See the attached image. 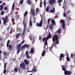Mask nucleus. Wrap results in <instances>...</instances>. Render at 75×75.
<instances>
[{
	"label": "nucleus",
	"instance_id": "f03ea898",
	"mask_svg": "<svg viewBox=\"0 0 75 75\" xmlns=\"http://www.w3.org/2000/svg\"><path fill=\"white\" fill-rule=\"evenodd\" d=\"M62 69L64 71V74L65 75H67H67H70L71 74V72L66 70L65 68L64 67H62Z\"/></svg>",
	"mask_w": 75,
	"mask_h": 75
},
{
	"label": "nucleus",
	"instance_id": "3c124183",
	"mask_svg": "<svg viewBox=\"0 0 75 75\" xmlns=\"http://www.w3.org/2000/svg\"><path fill=\"white\" fill-rule=\"evenodd\" d=\"M52 47H54V43H53L52 44Z\"/></svg>",
	"mask_w": 75,
	"mask_h": 75
},
{
	"label": "nucleus",
	"instance_id": "a878e982",
	"mask_svg": "<svg viewBox=\"0 0 75 75\" xmlns=\"http://www.w3.org/2000/svg\"><path fill=\"white\" fill-rule=\"evenodd\" d=\"M14 3H13V4L12 6V10H13V9H14Z\"/></svg>",
	"mask_w": 75,
	"mask_h": 75
},
{
	"label": "nucleus",
	"instance_id": "423d86ee",
	"mask_svg": "<svg viewBox=\"0 0 75 75\" xmlns=\"http://www.w3.org/2000/svg\"><path fill=\"white\" fill-rule=\"evenodd\" d=\"M42 20L41 19V21H40L39 24L38 23H37V25H36V26H38L39 27H41L42 26Z\"/></svg>",
	"mask_w": 75,
	"mask_h": 75
},
{
	"label": "nucleus",
	"instance_id": "aec40b11",
	"mask_svg": "<svg viewBox=\"0 0 75 75\" xmlns=\"http://www.w3.org/2000/svg\"><path fill=\"white\" fill-rule=\"evenodd\" d=\"M20 36H21V34H20L19 33H18L17 34V35H16V38L17 39H18V38H19V37Z\"/></svg>",
	"mask_w": 75,
	"mask_h": 75
},
{
	"label": "nucleus",
	"instance_id": "1a4fd4ad",
	"mask_svg": "<svg viewBox=\"0 0 75 75\" xmlns=\"http://www.w3.org/2000/svg\"><path fill=\"white\" fill-rule=\"evenodd\" d=\"M55 2V0H50V4H51V5H53Z\"/></svg>",
	"mask_w": 75,
	"mask_h": 75
},
{
	"label": "nucleus",
	"instance_id": "864d4df0",
	"mask_svg": "<svg viewBox=\"0 0 75 75\" xmlns=\"http://www.w3.org/2000/svg\"><path fill=\"white\" fill-rule=\"evenodd\" d=\"M9 28H10V27H8V28H7V30L8 31V30H9Z\"/></svg>",
	"mask_w": 75,
	"mask_h": 75
},
{
	"label": "nucleus",
	"instance_id": "e2e57ef3",
	"mask_svg": "<svg viewBox=\"0 0 75 75\" xmlns=\"http://www.w3.org/2000/svg\"><path fill=\"white\" fill-rule=\"evenodd\" d=\"M41 39V38H40V37H39V40H40Z\"/></svg>",
	"mask_w": 75,
	"mask_h": 75
},
{
	"label": "nucleus",
	"instance_id": "0e129e2a",
	"mask_svg": "<svg viewBox=\"0 0 75 75\" xmlns=\"http://www.w3.org/2000/svg\"><path fill=\"white\" fill-rule=\"evenodd\" d=\"M1 21L0 19V23H1Z\"/></svg>",
	"mask_w": 75,
	"mask_h": 75
},
{
	"label": "nucleus",
	"instance_id": "393cba45",
	"mask_svg": "<svg viewBox=\"0 0 75 75\" xmlns=\"http://www.w3.org/2000/svg\"><path fill=\"white\" fill-rule=\"evenodd\" d=\"M30 26H32V25H33V22H32V21H31L30 20Z\"/></svg>",
	"mask_w": 75,
	"mask_h": 75
},
{
	"label": "nucleus",
	"instance_id": "2eb2a0df",
	"mask_svg": "<svg viewBox=\"0 0 75 75\" xmlns=\"http://www.w3.org/2000/svg\"><path fill=\"white\" fill-rule=\"evenodd\" d=\"M25 55H26V57L27 58H28V59H30V57L28 56V51H27Z\"/></svg>",
	"mask_w": 75,
	"mask_h": 75
},
{
	"label": "nucleus",
	"instance_id": "a211bd4d",
	"mask_svg": "<svg viewBox=\"0 0 75 75\" xmlns=\"http://www.w3.org/2000/svg\"><path fill=\"white\" fill-rule=\"evenodd\" d=\"M21 44H19L16 45V47L18 49H20V47H21Z\"/></svg>",
	"mask_w": 75,
	"mask_h": 75
},
{
	"label": "nucleus",
	"instance_id": "7ed1b4c3",
	"mask_svg": "<svg viewBox=\"0 0 75 75\" xmlns=\"http://www.w3.org/2000/svg\"><path fill=\"white\" fill-rule=\"evenodd\" d=\"M8 17L6 16L4 20V25H5V26H7V24L6 23H8Z\"/></svg>",
	"mask_w": 75,
	"mask_h": 75
},
{
	"label": "nucleus",
	"instance_id": "ddd939ff",
	"mask_svg": "<svg viewBox=\"0 0 75 75\" xmlns=\"http://www.w3.org/2000/svg\"><path fill=\"white\" fill-rule=\"evenodd\" d=\"M51 23H52V24H53L54 25H56V23H55V21L54 20H53V19H51Z\"/></svg>",
	"mask_w": 75,
	"mask_h": 75
},
{
	"label": "nucleus",
	"instance_id": "6e6552de",
	"mask_svg": "<svg viewBox=\"0 0 75 75\" xmlns=\"http://www.w3.org/2000/svg\"><path fill=\"white\" fill-rule=\"evenodd\" d=\"M29 37L30 39V40H31L32 41H34V40H35V39H34L35 37L34 36L33 37L30 36Z\"/></svg>",
	"mask_w": 75,
	"mask_h": 75
},
{
	"label": "nucleus",
	"instance_id": "c85d7f7f",
	"mask_svg": "<svg viewBox=\"0 0 75 75\" xmlns=\"http://www.w3.org/2000/svg\"><path fill=\"white\" fill-rule=\"evenodd\" d=\"M23 0H21L20 2H19V4H23Z\"/></svg>",
	"mask_w": 75,
	"mask_h": 75
},
{
	"label": "nucleus",
	"instance_id": "f704fd0d",
	"mask_svg": "<svg viewBox=\"0 0 75 75\" xmlns=\"http://www.w3.org/2000/svg\"><path fill=\"white\" fill-rule=\"evenodd\" d=\"M46 4V1H44V4L45 7V4Z\"/></svg>",
	"mask_w": 75,
	"mask_h": 75
},
{
	"label": "nucleus",
	"instance_id": "5701e85b",
	"mask_svg": "<svg viewBox=\"0 0 75 75\" xmlns=\"http://www.w3.org/2000/svg\"><path fill=\"white\" fill-rule=\"evenodd\" d=\"M52 27H53V25L52 24H51L50 26V30L52 29Z\"/></svg>",
	"mask_w": 75,
	"mask_h": 75
},
{
	"label": "nucleus",
	"instance_id": "39448f33",
	"mask_svg": "<svg viewBox=\"0 0 75 75\" xmlns=\"http://www.w3.org/2000/svg\"><path fill=\"white\" fill-rule=\"evenodd\" d=\"M61 23H62V27L63 29L65 28V21L64 20H62L61 21Z\"/></svg>",
	"mask_w": 75,
	"mask_h": 75
},
{
	"label": "nucleus",
	"instance_id": "4d7b16f0",
	"mask_svg": "<svg viewBox=\"0 0 75 75\" xmlns=\"http://www.w3.org/2000/svg\"><path fill=\"white\" fill-rule=\"evenodd\" d=\"M8 42H7V47H8Z\"/></svg>",
	"mask_w": 75,
	"mask_h": 75
},
{
	"label": "nucleus",
	"instance_id": "9b49d317",
	"mask_svg": "<svg viewBox=\"0 0 75 75\" xmlns=\"http://www.w3.org/2000/svg\"><path fill=\"white\" fill-rule=\"evenodd\" d=\"M34 52V48L33 47L31 49L30 53L31 54H33V52Z\"/></svg>",
	"mask_w": 75,
	"mask_h": 75
},
{
	"label": "nucleus",
	"instance_id": "de8ad7c7",
	"mask_svg": "<svg viewBox=\"0 0 75 75\" xmlns=\"http://www.w3.org/2000/svg\"><path fill=\"white\" fill-rule=\"evenodd\" d=\"M71 5L72 6H73L74 5V4H73V3H71Z\"/></svg>",
	"mask_w": 75,
	"mask_h": 75
},
{
	"label": "nucleus",
	"instance_id": "c756f323",
	"mask_svg": "<svg viewBox=\"0 0 75 75\" xmlns=\"http://www.w3.org/2000/svg\"><path fill=\"white\" fill-rule=\"evenodd\" d=\"M50 18H49L48 20V25H49L50 23Z\"/></svg>",
	"mask_w": 75,
	"mask_h": 75
},
{
	"label": "nucleus",
	"instance_id": "69168bd1",
	"mask_svg": "<svg viewBox=\"0 0 75 75\" xmlns=\"http://www.w3.org/2000/svg\"><path fill=\"white\" fill-rule=\"evenodd\" d=\"M36 19V18H34V20H35Z\"/></svg>",
	"mask_w": 75,
	"mask_h": 75
},
{
	"label": "nucleus",
	"instance_id": "412c9836",
	"mask_svg": "<svg viewBox=\"0 0 75 75\" xmlns=\"http://www.w3.org/2000/svg\"><path fill=\"white\" fill-rule=\"evenodd\" d=\"M14 70L16 72H18V67L15 68Z\"/></svg>",
	"mask_w": 75,
	"mask_h": 75
},
{
	"label": "nucleus",
	"instance_id": "cd10ccee",
	"mask_svg": "<svg viewBox=\"0 0 75 75\" xmlns=\"http://www.w3.org/2000/svg\"><path fill=\"white\" fill-rule=\"evenodd\" d=\"M57 3H62V0H58L57 1Z\"/></svg>",
	"mask_w": 75,
	"mask_h": 75
},
{
	"label": "nucleus",
	"instance_id": "9d476101",
	"mask_svg": "<svg viewBox=\"0 0 75 75\" xmlns=\"http://www.w3.org/2000/svg\"><path fill=\"white\" fill-rule=\"evenodd\" d=\"M24 64H26V65H28L29 64V62H28V61H27V60L25 59L24 60Z\"/></svg>",
	"mask_w": 75,
	"mask_h": 75
},
{
	"label": "nucleus",
	"instance_id": "6ab92c4d",
	"mask_svg": "<svg viewBox=\"0 0 75 75\" xmlns=\"http://www.w3.org/2000/svg\"><path fill=\"white\" fill-rule=\"evenodd\" d=\"M37 67L35 66L34 67V68L33 69V71H34V72H36L37 71Z\"/></svg>",
	"mask_w": 75,
	"mask_h": 75
},
{
	"label": "nucleus",
	"instance_id": "4c0bfd02",
	"mask_svg": "<svg viewBox=\"0 0 75 75\" xmlns=\"http://www.w3.org/2000/svg\"><path fill=\"white\" fill-rule=\"evenodd\" d=\"M63 54H60V58H62V57H63Z\"/></svg>",
	"mask_w": 75,
	"mask_h": 75
},
{
	"label": "nucleus",
	"instance_id": "ea45409f",
	"mask_svg": "<svg viewBox=\"0 0 75 75\" xmlns=\"http://www.w3.org/2000/svg\"><path fill=\"white\" fill-rule=\"evenodd\" d=\"M4 13V11H2L1 12V15H3V14Z\"/></svg>",
	"mask_w": 75,
	"mask_h": 75
},
{
	"label": "nucleus",
	"instance_id": "b1692460",
	"mask_svg": "<svg viewBox=\"0 0 75 75\" xmlns=\"http://www.w3.org/2000/svg\"><path fill=\"white\" fill-rule=\"evenodd\" d=\"M4 54L5 56H6L8 55V53L6 52H4Z\"/></svg>",
	"mask_w": 75,
	"mask_h": 75
},
{
	"label": "nucleus",
	"instance_id": "6e6d98bb",
	"mask_svg": "<svg viewBox=\"0 0 75 75\" xmlns=\"http://www.w3.org/2000/svg\"><path fill=\"white\" fill-rule=\"evenodd\" d=\"M1 58V54H0V59Z\"/></svg>",
	"mask_w": 75,
	"mask_h": 75
},
{
	"label": "nucleus",
	"instance_id": "37998d69",
	"mask_svg": "<svg viewBox=\"0 0 75 75\" xmlns=\"http://www.w3.org/2000/svg\"><path fill=\"white\" fill-rule=\"evenodd\" d=\"M74 54H73V53H71V58H72V57H73V55Z\"/></svg>",
	"mask_w": 75,
	"mask_h": 75
},
{
	"label": "nucleus",
	"instance_id": "338daca9",
	"mask_svg": "<svg viewBox=\"0 0 75 75\" xmlns=\"http://www.w3.org/2000/svg\"><path fill=\"white\" fill-rule=\"evenodd\" d=\"M59 60H60V61H61V60H62V59H60Z\"/></svg>",
	"mask_w": 75,
	"mask_h": 75
},
{
	"label": "nucleus",
	"instance_id": "5fc2aeb1",
	"mask_svg": "<svg viewBox=\"0 0 75 75\" xmlns=\"http://www.w3.org/2000/svg\"><path fill=\"white\" fill-rule=\"evenodd\" d=\"M59 44V42H58V41L57 43V44Z\"/></svg>",
	"mask_w": 75,
	"mask_h": 75
},
{
	"label": "nucleus",
	"instance_id": "20e7f679",
	"mask_svg": "<svg viewBox=\"0 0 75 75\" xmlns=\"http://www.w3.org/2000/svg\"><path fill=\"white\" fill-rule=\"evenodd\" d=\"M20 67L21 68H23V69H25L26 68V65L24 62H23L22 63H21L20 64Z\"/></svg>",
	"mask_w": 75,
	"mask_h": 75
},
{
	"label": "nucleus",
	"instance_id": "58836bf2",
	"mask_svg": "<svg viewBox=\"0 0 75 75\" xmlns=\"http://www.w3.org/2000/svg\"><path fill=\"white\" fill-rule=\"evenodd\" d=\"M36 13H38V12H39V9L38 8L36 9Z\"/></svg>",
	"mask_w": 75,
	"mask_h": 75
},
{
	"label": "nucleus",
	"instance_id": "c9c22d12",
	"mask_svg": "<svg viewBox=\"0 0 75 75\" xmlns=\"http://www.w3.org/2000/svg\"><path fill=\"white\" fill-rule=\"evenodd\" d=\"M24 41L23 40L20 44H21V45H23V43H24Z\"/></svg>",
	"mask_w": 75,
	"mask_h": 75
},
{
	"label": "nucleus",
	"instance_id": "49530a36",
	"mask_svg": "<svg viewBox=\"0 0 75 75\" xmlns=\"http://www.w3.org/2000/svg\"><path fill=\"white\" fill-rule=\"evenodd\" d=\"M52 40H53V42H54V41H55V38H54V37H53Z\"/></svg>",
	"mask_w": 75,
	"mask_h": 75
},
{
	"label": "nucleus",
	"instance_id": "4468645a",
	"mask_svg": "<svg viewBox=\"0 0 75 75\" xmlns=\"http://www.w3.org/2000/svg\"><path fill=\"white\" fill-rule=\"evenodd\" d=\"M31 12L32 13L33 15H35V12H34V10L33 9H31Z\"/></svg>",
	"mask_w": 75,
	"mask_h": 75
},
{
	"label": "nucleus",
	"instance_id": "774afa93",
	"mask_svg": "<svg viewBox=\"0 0 75 75\" xmlns=\"http://www.w3.org/2000/svg\"><path fill=\"white\" fill-rule=\"evenodd\" d=\"M28 72H31V71H28Z\"/></svg>",
	"mask_w": 75,
	"mask_h": 75
},
{
	"label": "nucleus",
	"instance_id": "13d9d810",
	"mask_svg": "<svg viewBox=\"0 0 75 75\" xmlns=\"http://www.w3.org/2000/svg\"><path fill=\"white\" fill-rule=\"evenodd\" d=\"M40 7H42V5L40 4Z\"/></svg>",
	"mask_w": 75,
	"mask_h": 75
},
{
	"label": "nucleus",
	"instance_id": "f257e3e1",
	"mask_svg": "<svg viewBox=\"0 0 75 75\" xmlns=\"http://www.w3.org/2000/svg\"><path fill=\"white\" fill-rule=\"evenodd\" d=\"M51 38V34L49 32V34L48 36H47V38H44L43 39L42 41L43 42H45L44 45H47V40H48V39H50V38Z\"/></svg>",
	"mask_w": 75,
	"mask_h": 75
},
{
	"label": "nucleus",
	"instance_id": "bf43d9fd",
	"mask_svg": "<svg viewBox=\"0 0 75 75\" xmlns=\"http://www.w3.org/2000/svg\"><path fill=\"white\" fill-rule=\"evenodd\" d=\"M70 12V11L69 10V11H68V13H69Z\"/></svg>",
	"mask_w": 75,
	"mask_h": 75
},
{
	"label": "nucleus",
	"instance_id": "2f4dec72",
	"mask_svg": "<svg viewBox=\"0 0 75 75\" xmlns=\"http://www.w3.org/2000/svg\"><path fill=\"white\" fill-rule=\"evenodd\" d=\"M20 49H18V50L17 51V54H18V53L20 52Z\"/></svg>",
	"mask_w": 75,
	"mask_h": 75
},
{
	"label": "nucleus",
	"instance_id": "052dcab7",
	"mask_svg": "<svg viewBox=\"0 0 75 75\" xmlns=\"http://www.w3.org/2000/svg\"><path fill=\"white\" fill-rule=\"evenodd\" d=\"M1 50H0V54H1Z\"/></svg>",
	"mask_w": 75,
	"mask_h": 75
},
{
	"label": "nucleus",
	"instance_id": "0eeeda50",
	"mask_svg": "<svg viewBox=\"0 0 75 75\" xmlns=\"http://www.w3.org/2000/svg\"><path fill=\"white\" fill-rule=\"evenodd\" d=\"M24 29L23 32V35H24L25 34V29H26V23H25L24 25Z\"/></svg>",
	"mask_w": 75,
	"mask_h": 75
},
{
	"label": "nucleus",
	"instance_id": "f3484780",
	"mask_svg": "<svg viewBox=\"0 0 75 75\" xmlns=\"http://www.w3.org/2000/svg\"><path fill=\"white\" fill-rule=\"evenodd\" d=\"M54 37L55 38L56 42H57V40H58V36L56 35H54Z\"/></svg>",
	"mask_w": 75,
	"mask_h": 75
},
{
	"label": "nucleus",
	"instance_id": "72a5a7b5",
	"mask_svg": "<svg viewBox=\"0 0 75 75\" xmlns=\"http://www.w3.org/2000/svg\"><path fill=\"white\" fill-rule=\"evenodd\" d=\"M67 61H70V60L69 59V58L67 57Z\"/></svg>",
	"mask_w": 75,
	"mask_h": 75
},
{
	"label": "nucleus",
	"instance_id": "a18cd8bd",
	"mask_svg": "<svg viewBox=\"0 0 75 75\" xmlns=\"http://www.w3.org/2000/svg\"><path fill=\"white\" fill-rule=\"evenodd\" d=\"M9 48L10 50H11L12 48H11V45H9Z\"/></svg>",
	"mask_w": 75,
	"mask_h": 75
},
{
	"label": "nucleus",
	"instance_id": "4be33fe9",
	"mask_svg": "<svg viewBox=\"0 0 75 75\" xmlns=\"http://www.w3.org/2000/svg\"><path fill=\"white\" fill-rule=\"evenodd\" d=\"M0 8H1V11H2V10H3V4H1L0 6Z\"/></svg>",
	"mask_w": 75,
	"mask_h": 75
},
{
	"label": "nucleus",
	"instance_id": "603ef678",
	"mask_svg": "<svg viewBox=\"0 0 75 75\" xmlns=\"http://www.w3.org/2000/svg\"><path fill=\"white\" fill-rule=\"evenodd\" d=\"M33 22H34V24H35V20H34Z\"/></svg>",
	"mask_w": 75,
	"mask_h": 75
},
{
	"label": "nucleus",
	"instance_id": "680f3d73",
	"mask_svg": "<svg viewBox=\"0 0 75 75\" xmlns=\"http://www.w3.org/2000/svg\"><path fill=\"white\" fill-rule=\"evenodd\" d=\"M0 3H2V1H0Z\"/></svg>",
	"mask_w": 75,
	"mask_h": 75
},
{
	"label": "nucleus",
	"instance_id": "79ce46f5",
	"mask_svg": "<svg viewBox=\"0 0 75 75\" xmlns=\"http://www.w3.org/2000/svg\"><path fill=\"white\" fill-rule=\"evenodd\" d=\"M66 15H67V14L66 13H64L63 16H64V17H66Z\"/></svg>",
	"mask_w": 75,
	"mask_h": 75
},
{
	"label": "nucleus",
	"instance_id": "8fccbe9b",
	"mask_svg": "<svg viewBox=\"0 0 75 75\" xmlns=\"http://www.w3.org/2000/svg\"><path fill=\"white\" fill-rule=\"evenodd\" d=\"M4 10H7V8L6 7H4Z\"/></svg>",
	"mask_w": 75,
	"mask_h": 75
},
{
	"label": "nucleus",
	"instance_id": "e433bc0d",
	"mask_svg": "<svg viewBox=\"0 0 75 75\" xmlns=\"http://www.w3.org/2000/svg\"><path fill=\"white\" fill-rule=\"evenodd\" d=\"M60 31H61V29H59L58 30H57V33H60Z\"/></svg>",
	"mask_w": 75,
	"mask_h": 75
},
{
	"label": "nucleus",
	"instance_id": "473e14b6",
	"mask_svg": "<svg viewBox=\"0 0 75 75\" xmlns=\"http://www.w3.org/2000/svg\"><path fill=\"white\" fill-rule=\"evenodd\" d=\"M28 13V12L27 11H25V13L24 14V16H26V15Z\"/></svg>",
	"mask_w": 75,
	"mask_h": 75
},
{
	"label": "nucleus",
	"instance_id": "09e8293b",
	"mask_svg": "<svg viewBox=\"0 0 75 75\" xmlns=\"http://www.w3.org/2000/svg\"><path fill=\"white\" fill-rule=\"evenodd\" d=\"M6 63H5L4 65V68H6Z\"/></svg>",
	"mask_w": 75,
	"mask_h": 75
},
{
	"label": "nucleus",
	"instance_id": "bb28decb",
	"mask_svg": "<svg viewBox=\"0 0 75 75\" xmlns=\"http://www.w3.org/2000/svg\"><path fill=\"white\" fill-rule=\"evenodd\" d=\"M45 51H44L43 52L42 54V55L43 56H44V55H45Z\"/></svg>",
	"mask_w": 75,
	"mask_h": 75
},
{
	"label": "nucleus",
	"instance_id": "dca6fc26",
	"mask_svg": "<svg viewBox=\"0 0 75 75\" xmlns=\"http://www.w3.org/2000/svg\"><path fill=\"white\" fill-rule=\"evenodd\" d=\"M55 8H53L50 11V13H54V12L55 11Z\"/></svg>",
	"mask_w": 75,
	"mask_h": 75
},
{
	"label": "nucleus",
	"instance_id": "7c9ffc66",
	"mask_svg": "<svg viewBox=\"0 0 75 75\" xmlns=\"http://www.w3.org/2000/svg\"><path fill=\"white\" fill-rule=\"evenodd\" d=\"M27 2H28V4H29V5H31V2L28 0L27 1Z\"/></svg>",
	"mask_w": 75,
	"mask_h": 75
},
{
	"label": "nucleus",
	"instance_id": "a19ab883",
	"mask_svg": "<svg viewBox=\"0 0 75 75\" xmlns=\"http://www.w3.org/2000/svg\"><path fill=\"white\" fill-rule=\"evenodd\" d=\"M6 69H5V68H4V72H3V73H4V74L6 73Z\"/></svg>",
	"mask_w": 75,
	"mask_h": 75
},
{
	"label": "nucleus",
	"instance_id": "f8f14e48",
	"mask_svg": "<svg viewBox=\"0 0 75 75\" xmlns=\"http://www.w3.org/2000/svg\"><path fill=\"white\" fill-rule=\"evenodd\" d=\"M27 45V44H25V45L22 46L21 47V49L23 50V48H26Z\"/></svg>",
	"mask_w": 75,
	"mask_h": 75
},
{
	"label": "nucleus",
	"instance_id": "c03bdc74",
	"mask_svg": "<svg viewBox=\"0 0 75 75\" xmlns=\"http://www.w3.org/2000/svg\"><path fill=\"white\" fill-rule=\"evenodd\" d=\"M49 11V8L48 7H47L46 8V11Z\"/></svg>",
	"mask_w": 75,
	"mask_h": 75
}]
</instances>
